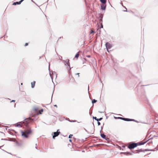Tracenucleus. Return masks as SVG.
<instances>
[{
	"label": "nucleus",
	"instance_id": "nucleus-1",
	"mask_svg": "<svg viewBox=\"0 0 158 158\" xmlns=\"http://www.w3.org/2000/svg\"><path fill=\"white\" fill-rule=\"evenodd\" d=\"M31 122V119L29 118L25 119L23 122H20L16 124V126L17 127H22L23 124L24 125L27 127L28 126L29 124Z\"/></svg>",
	"mask_w": 158,
	"mask_h": 158
},
{
	"label": "nucleus",
	"instance_id": "nucleus-2",
	"mask_svg": "<svg viewBox=\"0 0 158 158\" xmlns=\"http://www.w3.org/2000/svg\"><path fill=\"white\" fill-rule=\"evenodd\" d=\"M22 135L24 137L26 138L28 137V135L31 133L32 131L31 129L30 128L26 130L25 131H21Z\"/></svg>",
	"mask_w": 158,
	"mask_h": 158
},
{
	"label": "nucleus",
	"instance_id": "nucleus-3",
	"mask_svg": "<svg viewBox=\"0 0 158 158\" xmlns=\"http://www.w3.org/2000/svg\"><path fill=\"white\" fill-rule=\"evenodd\" d=\"M137 146V143H132L129 145L128 148L130 149H132L136 147Z\"/></svg>",
	"mask_w": 158,
	"mask_h": 158
},
{
	"label": "nucleus",
	"instance_id": "nucleus-4",
	"mask_svg": "<svg viewBox=\"0 0 158 158\" xmlns=\"http://www.w3.org/2000/svg\"><path fill=\"white\" fill-rule=\"evenodd\" d=\"M105 45L108 52H109L108 50L110 49L112 47L110 43L107 42L106 44Z\"/></svg>",
	"mask_w": 158,
	"mask_h": 158
},
{
	"label": "nucleus",
	"instance_id": "nucleus-5",
	"mask_svg": "<svg viewBox=\"0 0 158 158\" xmlns=\"http://www.w3.org/2000/svg\"><path fill=\"white\" fill-rule=\"evenodd\" d=\"M50 74L52 79L53 78H56L57 77V74L56 72H52V75H51L50 73Z\"/></svg>",
	"mask_w": 158,
	"mask_h": 158
},
{
	"label": "nucleus",
	"instance_id": "nucleus-6",
	"mask_svg": "<svg viewBox=\"0 0 158 158\" xmlns=\"http://www.w3.org/2000/svg\"><path fill=\"white\" fill-rule=\"evenodd\" d=\"M58 130H57V132H54L53 133L54 135H53L52 137L54 139L55 137L58 136L60 133V132H58Z\"/></svg>",
	"mask_w": 158,
	"mask_h": 158
},
{
	"label": "nucleus",
	"instance_id": "nucleus-7",
	"mask_svg": "<svg viewBox=\"0 0 158 158\" xmlns=\"http://www.w3.org/2000/svg\"><path fill=\"white\" fill-rule=\"evenodd\" d=\"M106 4H102L101 6V9L102 10H105L106 9Z\"/></svg>",
	"mask_w": 158,
	"mask_h": 158
},
{
	"label": "nucleus",
	"instance_id": "nucleus-8",
	"mask_svg": "<svg viewBox=\"0 0 158 158\" xmlns=\"http://www.w3.org/2000/svg\"><path fill=\"white\" fill-rule=\"evenodd\" d=\"M123 120L125 121H134V119H131L129 118H123Z\"/></svg>",
	"mask_w": 158,
	"mask_h": 158
},
{
	"label": "nucleus",
	"instance_id": "nucleus-9",
	"mask_svg": "<svg viewBox=\"0 0 158 158\" xmlns=\"http://www.w3.org/2000/svg\"><path fill=\"white\" fill-rule=\"evenodd\" d=\"M35 81H34L31 83V87L32 88L34 87L35 85Z\"/></svg>",
	"mask_w": 158,
	"mask_h": 158
},
{
	"label": "nucleus",
	"instance_id": "nucleus-10",
	"mask_svg": "<svg viewBox=\"0 0 158 158\" xmlns=\"http://www.w3.org/2000/svg\"><path fill=\"white\" fill-rule=\"evenodd\" d=\"M93 119H95V120H97V121H100L102 119V118H97L96 117H93Z\"/></svg>",
	"mask_w": 158,
	"mask_h": 158
},
{
	"label": "nucleus",
	"instance_id": "nucleus-11",
	"mask_svg": "<svg viewBox=\"0 0 158 158\" xmlns=\"http://www.w3.org/2000/svg\"><path fill=\"white\" fill-rule=\"evenodd\" d=\"M101 136L102 138L105 139L106 136V135H104V134H101Z\"/></svg>",
	"mask_w": 158,
	"mask_h": 158
},
{
	"label": "nucleus",
	"instance_id": "nucleus-12",
	"mask_svg": "<svg viewBox=\"0 0 158 158\" xmlns=\"http://www.w3.org/2000/svg\"><path fill=\"white\" fill-rule=\"evenodd\" d=\"M24 0H21V1H20L19 2H16V5L17 4H21V2H22Z\"/></svg>",
	"mask_w": 158,
	"mask_h": 158
},
{
	"label": "nucleus",
	"instance_id": "nucleus-13",
	"mask_svg": "<svg viewBox=\"0 0 158 158\" xmlns=\"http://www.w3.org/2000/svg\"><path fill=\"white\" fill-rule=\"evenodd\" d=\"M100 1L103 4H106V0H100Z\"/></svg>",
	"mask_w": 158,
	"mask_h": 158
},
{
	"label": "nucleus",
	"instance_id": "nucleus-14",
	"mask_svg": "<svg viewBox=\"0 0 158 158\" xmlns=\"http://www.w3.org/2000/svg\"><path fill=\"white\" fill-rule=\"evenodd\" d=\"M79 52H78L76 55L75 56V57L76 58H78L79 56Z\"/></svg>",
	"mask_w": 158,
	"mask_h": 158
},
{
	"label": "nucleus",
	"instance_id": "nucleus-15",
	"mask_svg": "<svg viewBox=\"0 0 158 158\" xmlns=\"http://www.w3.org/2000/svg\"><path fill=\"white\" fill-rule=\"evenodd\" d=\"M146 142H141V143H139V145H143L144 144L146 143Z\"/></svg>",
	"mask_w": 158,
	"mask_h": 158
},
{
	"label": "nucleus",
	"instance_id": "nucleus-16",
	"mask_svg": "<svg viewBox=\"0 0 158 158\" xmlns=\"http://www.w3.org/2000/svg\"><path fill=\"white\" fill-rule=\"evenodd\" d=\"M97 102V100L94 99H93L92 101V103H95L96 102Z\"/></svg>",
	"mask_w": 158,
	"mask_h": 158
},
{
	"label": "nucleus",
	"instance_id": "nucleus-17",
	"mask_svg": "<svg viewBox=\"0 0 158 158\" xmlns=\"http://www.w3.org/2000/svg\"><path fill=\"white\" fill-rule=\"evenodd\" d=\"M121 153L123 154H124L126 155H127L128 154H129V153H128V152H121Z\"/></svg>",
	"mask_w": 158,
	"mask_h": 158
},
{
	"label": "nucleus",
	"instance_id": "nucleus-18",
	"mask_svg": "<svg viewBox=\"0 0 158 158\" xmlns=\"http://www.w3.org/2000/svg\"><path fill=\"white\" fill-rule=\"evenodd\" d=\"M43 109H41V110H40L39 111V113L40 114H41L43 112Z\"/></svg>",
	"mask_w": 158,
	"mask_h": 158
},
{
	"label": "nucleus",
	"instance_id": "nucleus-19",
	"mask_svg": "<svg viewBox=\"0 0 158 158\" xmlns=\"http://www.w3.org/2000/svg\"><path fill=\"white\" fill-rule=\"evenodd\" d=\"M72 136H73L72 135H69V138H71V137H72Z\"/></svg>",
	"mask_w": 158,
	"mask_h": 158
},
{
	"label": "nucleus",
	"instance_id": "nucleus-20",
	"mask_svg": "<svg viewBox=\"0 0 158 158\" xmlns=\"http://www.w3.org/2000/svg\"><path fill=\"white\" fill-rule=\"evenodd\" d=\"M98 125L99 126L100 125V122H98Z\"/></svg>",
	"mask_w": 158,
	"mask_h": 158
},
{
	"label": "nucleus",
	"instance_id": "nucleus-21",
	"mask_svg": "<svg viewBox=\"0 0 158 158\" xmlns=\"http://www.w3.org/2000/svg\"><path fill=\"white\" fill-rule=\"evenodd\" d=\"M13 5H16V2H14L13 4Z\"/></svg>",
	"mask_w": 158,
	"mask_h": 158
},
{
	"label": "nucleus",
	"instance_id": "nucleus-22",
	"mask_svg": "<svg viewBox=\"0 0 158 158\" xmlns=\"http://www.w3.org/2000/svg\"><path fill=\"white\" fill-rule=\"evenodd\" d=\"M118 118H120V119H122L123 120V118H122V117H118Z\"/></svg>",
	"mask_w": 158,
	"mask_h": 158
},
{
	"label": "nucleus",
	"instance_id": "nucleus-23",
	"mask_svg": "<svg viewBox=\"0 0 158 158\" xmlns=\"http://www.w3.org/2000/svg\"><path fill=\"white\" fill-rule=\"evenodd\" d=\"M28 43H26V44H25V46H27V45H28Z\"/></svg>",
	"mask_w": 158,
	"mask_h": 158
},
{
	"label": "nucleus",
	"instance_id": "nucleus-24",
	"mask_svg": "<svg viewBox=\"0 0 158 158\" xmlns=\"http://www.w3.org/2000/svg\"><path fill=\"white\" fill-rule=\"evenodd\" d=\"M94 31H92L91 32H90V34H92V33H93V32H94Z\"/></svg>",
	"mask_w": 158,
	"mask_h": 158
},
{
	"label": "nucleus",
	"instance_id": "nucleus-25",
	"mask_svg": "<svg viewBox=\"0 0 158 158\" xmlns=\"http://www.w3.org/2000/svg\"><path fill=\"white\" fill-rule=\"evenodd\" d=\"M101 28H103V25L102 24H101Z\"/></svg>",
	"mask_w": 158,
	"mask_h": 158
},
{
	"label": "nucleus",
	"instance_id": "nucleus-26",
	"mask_svg": "<svg viewBox=\"0 0 158 158\" xmlns=\"http://www.w3.org/2000/svg\"><path fill=\"white\" fill-rule=\"evenodd\" d=\"M69 141L70 142H72V140H71V139H70L69 140Z\"/></svg>",
	"mask_w": 158,
	"mask_h": 158
},
{
	"label": "nucleus",
	"instance_id": "nucleus-27",
	"mask_svg": "<svg viewBox=\"0 0 158 158\" xmlns=\"http://www.w3.org/2000/svg\"><path fill=\"white\" fill-rule=\"evenodd\" d=\"M70 122H76V121H70Z\"/></svg>",
	"mask_w": 158,
	"mask_h": 158
},
{
	"label": "nucleus",
	"instance_id": "nucleus-28",
	"mask_svg": "<svg viewBox=\"0 0 158 158\" xmlns=\"http://www.w3.org/2000/svg\"><path fill=\"white\" fill-rule=\"evenodd\" d=\"M15 102V100H12L11 101V102Z\"/></svg>",
	"mask_w": 158,
	"mask_h": 158
},
{
	"label": "nucleus",
	"instance_id": "nucleus-29",
	"mask_svg": "<svg viewBox=\"0 0 158 158\" xmlns=\"http://www.w3.org/2000/svg\"><path fill=\"white\" fill-rule=\"evenodd\" d=\"M54 106H55V107H57V105H54Z\"/></svg>",
	"mask_w": 158,
	"mask_h": 158
},
{
	"label": "nucleus",
	"instance_id": "nucleus-30",
	"mask_svg": "<svg viewBox=\"0 0 158 158\" xmlns=\"http://www.w3.org/2000/svg\"><path fill=\"white\" fill-rule=\"evenodd\" d=\"M35 111H37V109H35Z\"/></svg>",
	"mask_w": 158,
	"mask_h": 158
},
{
	"label": "nucleus",
	"instance_id": "nucleus-31",
	"mask_svg": "<svg viewBox=\"0 0 158 158\" xmlns=\"http://www.w3.org/2000/svg\"><path fill=\"white\" fill-rule=\"evenodd\" d=\"M50 65V63H49V68Z\"/></svg>",
	"mask_w": 158,
	"mask_h": 158
},
{
	"label": "nucleus",
	"instance_id": "nucleus-32",
	"mask_svg": "<svg viewBox=\"0 0 158 158\" xmlns=\"http://www.w3.org/2000/svg\"><path fill=\"white\" fill-rule=\"evenodd\" d=\"M32 120L33 121H35V120H34L33 119H32Z\"/></svg>",
	"mask_w": 158,
	"mask_h": 158
},
{
	"label": "nucleus",
	"instance_id": "nucleus-33",
	"mask_svg": "<svg viewBox=\"0 0 158 158\" xmlns=\"http://www.w3.org/2000/svg\"><path fill=\"white\" fill-rule=\"evenodd\" d=\"M42 57V56H40V58H41V57Z\"/></svg>",
	"mask_w": 158,
	"mask_h": 158
},
{
	"label": "nucleus",
	"instance_id": "nucleus-34",
	"mask_svg": "<svg viewBox=\"0 0 158 158\" xmlns=\"http://www.w3.org/2000/svg\"><path fill=\"white\" fill-rule=\"evenodd\" d=\"M21 85H23V83H21Z\"/></svg>",
	"mask_w": 158,
	"mask_h": 158
},
{
	"label": "nucleus",
	"instance_id": "nucleus-35",
	"mask_svg": "<svg viewBox=\"0 0 158 158\" xmlns=\"http://www.w3.org/2000/svg\"><path fill=\"white\" fill-rule=\"evenodd\" d=\"M35 148H36V149H37V147H35Z\"/></svg>",
	"mask_w": 158,
	"mask_h": 158
},
{
	"label": "nucleus",
	"instance_id": "nucleus-36",
	"mask_svg": "<svg viewBox=\"0 0 158 158\" xmlns=\"http://www.w3.org/2000/svg\"><path fill=\"white\" fill-rule=\"evenodd\" d=\"M68 66H69L70 67L69 65V64H68Z\"/></svg>",
	"mask_w": 158,
	"mask_h": 158
},
{
	"label": "nucleus",
	"instance_id": "nucleus-37",
	"mask_svg": "<svg viewBox=\"0 0 158 158\" xmlns=\"http://www.w3.org/2000/svg\"><path fill=\"white\" fill-rule=\"evenodd\" d=\"M88 90L89 89V87L88 86Z\"/></svg>",
	"mask_w": 158,
	"mask_h": 158
},
{
	"label": "nucleus",
	"instance_id": "nucleus-38",
	"mask_svg": "<svg viewBox=\"0 0 158 158\" xmlns=\"http://www.w3.org/2000/svg\"><path fill=\"white\" fill-rule=\"evenodd\" d=\"M79 75V73H78V75Z\"/></svg>",
	"mask_w": 158,
	"mask_h": 158
},
{
	"label": "nucleus",
	"instance_id": "nucleus-39",
	"mask_svg": "<svg viewBox=\"0 0 158 158\" xmlns=\"http://www.w3.org/2000/svg\"><path fill=\"white\" fill-rule=\"evenodd\" d=\"M79 75V73H78V75Z\"/></svg>",
	"mask_w": 158,
	"mask_h": 158
}]
</instances>
